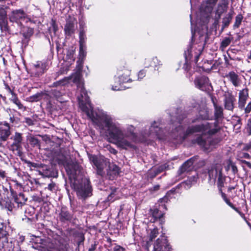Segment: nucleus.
I'll return each instance as SVG.
<instances>
[{
  "label": "nucleus",
  "instance_id": "6",
  "mask_svg": "<svg viewBox=\"0 0 251 251\" xmlns=\"http://www.w3.org/2000/svg\"><path fill=\"white\" fill-rule=\"evenodd\" d=\"M167 210L166 204L156 205L152 208L149 210V214L151 216V223H155L158 221L161 225L164 224L165 220V211Z\"/></svg>",
  "mask_w": 251,
  "mask_h": 251
},
{
  "label": "nucleus",
  "instance_id": "28",
  "mask_svg": "<svg viewBox=\"0 0 251 251\" xmlns=\"http://www.w3.org/2000/svg\"><path fill=\"white\" fill-rule=\"evenodd\" d=\"M121 172V168L115 164H110L107 170V175L109 176L110 179H113L115 177L117 176Z\"/></svg>",
  "mask_w": 251,
  "mask_h": 251
},
{
  "label": "nucleus",
  "instance_id": "19",
  "mask_svg": "<svg viewBox=\"0 0 251 251\" xmlns=\"http://www.w3.org/2000/svg\"><path fill=\"white\" fill-rule=\"evenodd\" d=\"M8 19L6 8L3 6L0 7V28L2 32L8 33L10 32Z\"/></svg>",
  "mask_w": 251,
  "mask_h": 251
},
{
  "label": "nucleus",
  "instance_id": "13",
  "mask_svg": "<svg viewBox=\"0 0 251 251\" xmlns=\"http://www.w3.org/2000/svg\"><path fill=\"white\" fill-rule=\"evenodd\" d=\"M194 82L196 87L203 91L209 90V87L211 86L208 77L204 75H201L197 76Z\"/></svg>",
  "mask_w": 251,
  "mask_h": 251
},
{
  "label": "nucleus",
  "instance_id": "41",
  "mask_svg": "<svg viewBox=\"0 0 251 251\" xmlns=\"http://www.w3.org/2000/svg\"><path fill=\"white\" fill-rule=\"evenodd\" d=\"M186 118V115L185 113L178 114L176 117V120L174 121L173 119L171 120L172 124L175 126H177V124H181L183 121Z\"/></svg>",
  "mask_w": 251,
  "mask_h": 251
},
{
  "label": "nucleus",
  "instance_id": "9",
  "mask_svg": "<svg viewBox=\"0 0 251 251\" xmlns=\"http://www.w3.org/2000/svg\"><path fill=\"white\" fill-rule=\"evenodd\" d=\"M121 71L122 73L119 72V75L118 77H115L114 78L115 85L112 86V89L113 90H120L121 89L120 87L121 84L130 82L132 81L131 78H130V70L124 68Z\"/></svg>",
  "mask_w": 251,
  "mask_h": 251
},
{
  "label": "nucleus",
  "instance_id": "61",
  "mask_svg": "<svg viewBox=\"0 0 251 251\" xmlns=\"http://www.w3.org/2000/svg\"><path fill=\"white\" fill-rule=\"evenodd\" d=\"M50 100V99L49 100H46V101H48L47 103L46 109L48 111L51 112L52 110V104Z\"/></svg>",
  "mask_w": 251,
  "mask_h": 251
},
{
  "label": "nucleus",
  "instance_id": "46",
  "mask_svg": "<svg viewBox=\"0 0 251 251\" xmlns=\"http://www.w3.org/2000/svg\"><path fill=\"white\" fill-rule=\"evenodd\" d=\"M158 234V229L157 227H155L151 230L150 234L149 240L147 242V244H149V242H152L153 240L157 237Z\"/></svg>",
  "mask_w": 251,
  "mask_h": 251
},
{
  "label": "nucleus",
  "instance_id": "21",
  "mask_svg": "<svg viewBox=\"0 0 251 251\" xmlns=\"http://www.w3.org/2000/svg\"><path fill=\"white\" fill-rule=\"evenodd\" d=\"M210 98L214 108L215 120L218 122L224 117L223 108L222 105L218 103V100L215 96L211 95Z\"/></svg>",
  "mask_w": 251,
  "mask_h": 251
},
{
  "label": "nucleus",
  "instance_id": "8",
  "mask_svg": "<svg viewBox=\"0 0 251 251\" xmlns=\"http://www.w3.org/2000/svg\"><path fill=\"white\" fill-rule=\"evenodd\" d=\"M144 65V68L140 70L138 73V80H141L146 76L149 68H154V70H156V68L158 70L159 67L162 65V63L161 61L158 59L157 57H154L151 58L146 59Z\"/></svg>",
  "mask_w": 251,
  "mask_h": 251
},
{
  "label": "nucleus",
  "instance_id": "54",
  "mask_svg": "<svg viewBox=\"0 0 251 251\" xmlns=\"http://www.w3.org/2000/svg\"><path fill=\"white\" fill-rule=\"evenodd\" d=\"M51 27L52 28V30L54 33H56V32L57 31L58 28V25L56 24V21L55 19H51V23H50Z\"/></svg>",
  "mask_w": 251,
  "mask_h": 251
},
{
  "label": "nucleus",
  "instance_id": "25",
  "mask_svg": "<svg viewBox=\"0 0 251 251\" xmlns=\"http://www.w3.org/2000/svg\"><path fill=\"white\" fill-rule=\"evenodd\" d=\"M184 56L185 59V62L183 66V69L186 72L189 77L191 76L193 74V72H191V65L190 61L192 59V54L191 52V49H188L187 51L184 52Z\"/></svg>",
  "mask_w": 251,
  "mask_h": 251
},
{
  "label": "nucleus",
  "instance_id": "26",
  "mask_svg": "<svg viewBox=\"0 0 251 251\" xmlns=\"http://www.w3.org/2000/svg\"><path fill=\"white\" fill-rule=\"evenodd\" d=\"M115 144L118 147L125 150L129 149L135 150L137 147L135 145L133 144L131 142L128 141L125 138L122 136L120 139H119Z\"/></svg>",
  "mask_w": 251,
  "mask_h": 251
},
{
  "label": "nucleus",
  "instance_id": "62",
  "mask_svg": "<svg viewBox=\"0 0 251 251\" xmlns=\"http://www.w3.org/2000/svg\"><path fill=\"white\" fill-rule=\"evenodd\" d=\"M235 48H230V49H229L227 51V54L228 55V56L229 57V58L231 59H233V58H232V53H235Z\"/></svg>",
  "mask_w": 251,
  "mask_h": 251
},
{
  "label": "nucleus",
  "instance_id": "29",
  "mask_svg": "<svg viewBox=\"0 0 251 251\" xmlns=\"http://www.w3.org/2000/svg\"><path fill=\"white\" fill-rule=\"evenodd\" d=\"M22 28H23L22 31V35L24 37V39L22 40V42L27 44L30 37L34 33V29L28 26H25L24 25Z\"/></svg>",
  "mask_w": 251,
  "mask_h": 251
},
{
  "label": "nucleus",
  "instance_id": "12",
  "mask_svg": "<svg viewBox=\"0 0 251 251\" xmlns=\"http://www.w3.org/2000/svg\"><path fill=\"white\" fill-rule=\"evenodd\" d=\"M172 248L169 243L167 237L160 236L155 242L153 246L154 251H171Z\"/></svg>",
  "mask_w": 251,
  "mask_h": 251
},
{
  "label": "nucleus",
  "instance_id": "40",
  "mask_svg": "<svg viewBox=\"0 0 251 251\" xmlns=\"http://www.w3.org/2000/svg\"><path fill=\"white\" fill-rule=\"evenodd\" d=\"M192 143L193 144H197L201 148L206 149V141L205 139L203 138L201 135H199L195 139L193 140Z\"/></svg>",
  "mask_w": 251,
  "mask_h": 251
},
{
  "label": "nucleus",
  "instance_id": "60",
  "mask_svg": "<svg viewBox=\"0 0 251 251\" xmlns=\"http://www.w3.org/2000/svg\"><path fill=\"white\" fill-rule=\"evenodd\" d=\"M160 186L159 184L155 185L149 189L150 192L153 193L156 192L160 189Z\"/></svg>",
  "mask_w": 251,
  "mask_h": 251
},
{
  "label": "nucleus",
  "instance_id": "55",
  "mask_svg": "<svg viewBox=\"0 0 251 251\" xmlns=\"http://www.w3.org/2000/svg\"><path fill=\"white\" fill-rule=\"evenodd\" d=\"M158 175H159L156 171L154 169L151 170L150 172H149L148 174V177L151 179H153L154 178H155Z\"/></svg>",
  "mask_w": 251,
  "mask_h": 251
},
{
  "label": "nucleus",
  "instance_id": "14",
  "mask_svg": "<svg viewBox=\"0 0 251 251\" xmlns=\"http://www.w3.org/2000/svg\"><path fill=\"white\" fill-rule=\"evenodd\" d=\"M76 28V19L69 15L66 19V24L64 26V31L65 35L67 36H71L75 33Z\"/></svg>",
  "mask_w": 251,
  "mask_h": 251
},
{
  "label": "nucleus",
  "instance_id": "17",
  "mask_svg": "<svg viewBox=\"0 0 251 251\" xmlns=\"http://www.w3.org/2000/svg\"><path fill=\"white\" fill-rule=\"evenodd\" d=\"M12 134L10 124L6 122H0V142H5Z\"/></svg>",
  "mask_w": 251,
  "mask_h": 251
},
{
  "label": "nucleus",
  "instance_id": "59",
  "mask_svg": "<svg viewBox=\"0 0 251 251\" xmlns=\"http://www.w3.org/2000/svg\"><path fill=\"white\" fill-rule=\"evenodd\" d=\"M51 94L54 95L56 97H59L61 96V92L60 90H57V89H51Z\"/></svg>",
  "mask_w": 251,
  "mask_h": 251
},
{
  "label": "nucleus",
  "instance_id": "42",
  "mask_svg": "<svg viewBox=\"0 0 251 251\" xmlns=\"http://www.w3.org/2000/svg\"><path fill=\"white\" fill-rule=\"evenodd\" d=\"M156 122L154 121L153 123L151 125L150 130L151 132L155 133L156 136L159 138V136L160 135V133L162 131V129L160 127H158L157 126H155Z\"/></svg>",
  "mask_w": 251,
  "mask_h": 251
},
{
  "label": "nucleus",
  "instance_id": "51",
  "mask_svg": "<svg viewBox=\"0 0 251 251\" xmlns=\"http://www.w3.org/2000/svg\"><path fill=\"white\" fill-rule=\"evenodd\" d=\"M230 42L231 40L229 37L226 38L222 41L220 48L224 50L230 44Z\"/></svg>",
  "mask_w": 251,
  "mask_h": 251
},
{
  "label": "nucleus",
  "instance_id": "35",
  "mask_svg": "<svg viewBox=\"0 0 251 251\" xmlns=\"http://www.w3.org/2000/svg\"><path fill=\"white\" fill-rule=\"evenodd\" d=\"M0 204L9 211H12L15 209H16V207L9 198L2 200Z\"/></svg>",
  "mask_w": 251,
  "mask_h": 251
},
{
  "label": "nucleus",
  "instance_id": "57",
  "mask_svg": "<svg viewBox=\"0 0 251 251\" xmlns=\"http://www.w3.org/2000/svg\"><path fill=\"white\" fill-rule=\"evenodd\" d=\"M169 197L166 195L163 198H160L158 201V202L159 203L158 205H162L163 204H165V203H167L169 201Z\"/></svg>",
  "mask_w": 251,
  "mask_h": 251
},
{
  "label": "nucleus",
  "instance_id": "63",
  "mask_svg": "<svg viewBox=\"0 0 251 251\" xmlns=\"http://www.w3.org/2000/svg\"><path fill=\"white\" fill-rule=\"evenodd\" d=\"M231 19V18L230 16H229L228 18H224L223 19V22L224 27H226L228 25Z\"/></svg>",
  "mask_w": 251,
  "mask_h": 251
},
{
  "label": "nucleus",
  "instance_id": "16",
  "mask_svg": "<svg viewBox=\"0 0 251 251\" xmlns=\"http://www.w3.org/2000/svg\"><path fill=\"white\" fill-rule=\"evenodd\" d=\"M107 128L109 138L113 141L114 144L123 136L122 130L113 122Z\"/></svg>",
  "mask_w": 251,
  "mask_h": 251
},
{
  "label": "nucleus",
  "instance_id": "56",
  "mask_svg": "<svg viewBox=\"0 0 251 251\" xmlns=\"http://www.w3.org/2000/svg\"><path fill=\"white\" fill-rule=\"evenodd\" d=\"M24 122L28 126H33L35 124V121L32 118L29 117L25 118Z\"/></svg>",
  "mask_w": 251,
  "mask_h": 251
},
{
  "label": "nucleus",
  "instance_id": "27",
  "mask_svg": "<svg viewBox=\"0 0 251 251\" xmlns=\"http://www.w3.org/2000/svg\"><path fill=\"white\" fill-rule=\"evenodd\" d=\"M50 98V96L47 93L46 91L37 92L34 95L28 98L30 102H37L42 99L44 100H49Z\"/></svg>",
  "mask_w": 251,
  "mask_h": 251
},
{
  "label": "nucleus",
  "instance_id": "39",
  "mask_svg": "<svg viewBox=\"0 0 251 251\" xmlns=\"http://www.w3.org/2000/svg\"><path fill=\"white\" fill-rule=\"evenodd\" d=\"M79 33V44H85L86 36L85 35V30L84 26L82 24L80 25Z\"/></svg>",
  "mask_w": 251,
  "mask_h": 251
},
{
  "label": "nucleus",
  "instance_id": "5",
  "mask_svg": "<svg viewBox=\"0 0 251 251\" xmlns=\"http://www.w3.org/2000/svg\"><path fill=\"white\" fill-rule=\"evenodd\" d=\"M218 123V122L216 121L214 122V126L215 128L213 129H210L211 126L210 123H209L189 126L183 134V139L185 140L190 135L197 132H203L207 131L209 135H214L217 133L220 130L219 128H217Z\"/></svg>",
  "mask_w": 251,
  "mask_h": 251
},
{
  "label": "nucleus",
  "instance_id": "11",
  "mask_svg": "<svg viewBox=\"0 0 251 251\" xmlns=\"http://www.w3.org/2000/svg\"><path fill=\"white\" fill-rule=\"evenodd\" d=\"M90 161L96 167L97 174L100 176L104 175V169L105 164V160L103 158L99 157L95 154H89Z\"/></svg>",
  "mask_w": 251,
  "mask_h": 251
},
{
  "label": "nucleus",
  "instance_id": "3",
  "mask_svg": "<svg viewBox=\"0 0 251 251\" xmlns=\"http://www.w3.org/2000/svg\"><path fill=\"white\" fill-rule=\"evenodd\" d=\"M56 219L58 223L64 227L75 224L77 217L74 210L70 209L66 206L62 205L58 211Z\"/></svg>",
  "mask_w": 251,
  "mask_h": 251
},
{
  "label": "nucleus",
  "instance_id": "38",
  "mask_svg": "<svg viewBox=\"0 0 251 251\" xmlns=\"http://www.w3.org/2000/svg\"><path fill=\"white\" fill-rule=\"evenodd\" d=\"M27 140L32 147L40 148V141L34 135H30L27 137Z\"/></svg>",
  "mask_w": 251,
  "mask_h": 251
},
{
  "label": "nucleus",
  "instance_id": "22",
  "mask_svg": "<svg viewBox=\"0 0 251 251\" xmlns=\"http://www.w3.org/2000/svg\"><path fill=\"white\" fill-rule=\"evenodd\" d=\"M48 64L46 62L38 61L33 64V74L36 76H39L44 74L47 70Z\"/></svg>",
  "mask_w": 251,
  "mask_h": 251
},
{
  "label": "nucleus",
  "instance_id": "18",
  "mask_svg": "<svg viewBox=\"0 0 251 251\" xmlns=\"http://www.w3.org/2000/svg\"><path fill=\"white\" fill-rule=\"evenodd\" d=\"M198 155L194 156L185 161L179 168L177 174L180 176L185 172H189L192 171L193 164L198 159Z\"/></svg>",
  "mask_w": 251,
  "mask_h": 251
},
{
  "label": "nucleus",
  "instance_id": "31",
  "mask_svg": "<svg viewBox=\"0 0 251 251\" xmlns=\"http://www.w3.org/2000/svg\"><path fill=\"white\" fill-rule=\"evenodd\" d=\"M79 57L78 60L77 61V63L80 62V63L83 64L84 60L87 54L86 43L79 44Z\"/></svg>",
  "mask_w": 251,
  "mask_h": 251
},
{
  "label": "nucleus",
  "instance_id": "30",
  "mask_svg": "<svg viewBox=\"0 0 251 251\" xmlns=\"http://www.w3.org/2000/svg\"><path fill=\"white\" fill-rule=\"evenodd\" d=\"M209 120V111L207 108H203L200 110L198 117L193 119L191 122L192 123L194 124L197 123L199 120Z\"/></svg>",
  "mask_w": 251,
  "mask_h": 251
},
{
  "label": "nucleus",
  "instance_id": "44",
  "mask_svg": "<svg viewBox=\"0 0 251 251\" xmlns=\"http://www.w3.org/2000/svg\"><path fill=\"white\" fill-rule=\"evenodd\" d=\"M213 7L206 3L205 2L201 4L200 9L201 11L205 13H210L213 10Z\"/></svg>",
  "mask_w": 251,
  "mask_h": 251
},
{
  "label": "nucleus",
  "instance_id": "52",
  "mask_svg": "<svg viewBox=\"0 0 251 251\" xmlns=\"http://www.w3.org/2000/svg\"><path fill=\"white\" fill-rule=\"evenodd\" d=\"M230 167H231L232 171L234 173L235 172V165L232 162V161L230 159L228 160L226 162V166H225L226 171L229 170Z\"/></svg>",
  "mask_w": 251,
  "mask_h": 251
},
{
  "label": "nucleus",
  "instance_id": "48",
  "mask_svg": "<svg viewBox=\"0 0 251 251\" xmlns=\"http://www.w3.org/2000/svg\"><path fill=\"white\" fill-rule=\"evenodd\" d=\"M169 169V165L168 163H164V164L158 166L155 170L156 171L157 173L158 174L162 173L165 170H167Z\"/></svg>",
  "mask_w": 251,
  "mask_h": 251
},
{
  "label": "nucleus",
  "instance_id": "37",
  "mask_svg": "<svg viewBox=\"0 0 251 251\" xmlns=\"http://www.w3.org/2000/svg\"><path fill=\"white\" fill-rule=\"evenodd\" d=\"M208 174L209 176V179H215L216 177L218 176L220 169L216 168L214 166H212L208 169Z\"/></svg>",
  "mask_w": 251,
  "mask_h": 251
},
{
  "label": "nucleus",
  "instance_id": "23",
  "mask_svg": "<svg viewBox=\"0 0 251 251\" xmlns=\"http://www.w3.org/2000/svg\"><path fill=\"white\" fill-rule=\"evenodd\" d=\"M41 168L43 169L42 172L40 174L45 177H56L58 176L57 171L52 166H48L42 164Z\"/></svg>",
  "mask_w": 251,
  "mask_h": 251
},
{
  "label": "nucleus",
  "instance_id": "34",
  "mask_svg": "<svg viewBox=\"0 0 251 251\" xmlns=\"http://www.w3.org/2000/svg\"><path fill=\"white\" fill-rule=\"evenodd\" d=\"M225 107L227 110H233L234 108L233 97L230 94L225 95Z\"/></svg>",
  "mask_w": 251,
  "mask_h": 251
},
{
  "label": "nucleus",
  "instance_id": "24",
  "mask_svg": "<svg viewBox=\"0 0 251 251\" xmlns=\"http://www.w3.org/2000/svg\"><path fill=\"white\" fill-rule=\"evenodd\" d=\"M66 247V244L65 243L64 239L61 236H58L51 241V246L50 247V250H49V251L54 249L61 251L64 250Z\"/></svg>",
  "mask_w": 251,
  "mask_h": 251
},
{
  "label": "nucleus",
  "instance_id": "33",
  "mask_svg": "<svg viewBox=\"0 0 251 251\" xmlns=\"http://www.w3.org/2000/svg\"><path fill=\"white\" fill-rule=\"evenodd\" d=\"M228 4V0H222L221 2L218 5L216 12V15L220 17L221 14L226 10Z\"/></svg>",
  "mask_w": 251,
  "mask_h": 251
},
{
  "label": "nucleus",
  "instance_id": "50",
  "mask_svg": "<svg viewBox=\"0 0 251 251\" xmlns=\"http://www.w3.org/2000/svg\"><path fill=\"white\" fill-rule=\"evenodd\" d=\"M220 193L221 194V196H222L223 199H224L225 201L226 202V203L228 205H229L230 207H231L232 209H233L234 210H235V206L230 201L229 199H228L226 198V194L224 193V192H222Z\"/></svg>",
  "mask_w": 251,
  "mask_h": 251
},
{
  "label": "nucleus",
  "instance_id": "58",
  "mask_svg": "<svg viewBox=\"0 0 251 251\" xmlns=\"http://www.w3.org/2000/svg\"><path fill=\"white\" fill-rule=\"evenodd\" d=\"M111 192L107 197V200L108 201H113L112 199L113 198L114 196L115 195V193L117 191V188H111Z\"/></svg>",
  "mask_w": 251,
  "mask_h": 251
},
{
  "label": "nucleus",
  "instance_id": "36",
  "mask_svg": "<svg viewBox=\"0 0 251 251\" xmlns=\"http://www.w3.org/2000/svg\"><path fill=\"white\" fill-rule=\"evenodd\" d=\"M217 177V186L220 193H222L223 192L222 188L224 187V182L226 178V176L223 175L222 169H220Z\"/></svg>",
  "mask_w": 251,
  "mask_h": 251
},
{
  "label": "nucleus",
  "instance_id": "49",
  "mask_svg": "<svg viewBox=\"0 0 251 251\" xmlns=\"http://www.w3.org/2000/svg\"><path fill=\"white\" fill-rule=\"evenodd\" d=\"M108 251H127L125 248L115 243L114 247L111 249H108Z\"/></svg>",
  "mask_w": 251,
  "mask_h": 251
},
{
  "label": "nucleus",
  "instance_id": "4",
  "mask_svg": "<svg viewBox=\"0 0 251 251\" xmlns=\"http://www.w3.org/2000/svg\"><path fill=\"white\" fill-rule=\"evenodd\" d=\"M8 19L12 25H16L22 29L24 23L31 21V18L23 8L12 9L8 15Z\"/></svg>",
  "mask_w": 251,
  "mask_h": 251
},
{
  "label": "nucleus",
  "instance_id": "43",
  "mask_svg": "<svg viewBox=\"0 0 251 251\" xmlns=\"http://www.w3.org/2000/svg\"><path fill=\"white\" fill-rule=\"evenodd\" d=\"M23 161L24 162L25 164L27 165V167L30 168L31 170H32V168H41V167L42 166V163L39 164L35 162H32L26 159H23Z\"/></svg>",
  "mask_w": 251,
  "mask_h": 251
},
{
  "label": "nucleus",
  "instance_id": "20",
  "mask_svg": "<svg viewBox=\"0 0 251 251\" xmlns=\"http://www.w3.org/2000/svg\"><path fill=\"white\" fill-rule=\"evenodd\" d=\"M11 196L14 201L17 204L16 209L19 207H22L25 204L27 198L25 197V194L22 192L17 193L12 188L10 189Z\"/></svg>",
  "mask_w": 251,
  "mask_h": 251
},
{
  "label": "nucleus",
  "instance_id": "53",
  "mask_svg": "<svg viewBox=\"0 0 251 251\" xmlns=\"http://www.w3.org/2000/svg\"><path fill=\"white\" fill-rule=\"evenodd\" d=\"M65 85V81L64 79H61L57 81H55L52 83L50 87H62Z\"/></svg>",
  "mask_w": 251,
  "mask_h": 251
},
{
  "label": "nucleus",
  "instance_id": "64",
  "mask_svg": "<svg viewBox=\"0 0 251 251\" xmlns=\"http://www.w3.org/2000/svg\"><path fill=\"white\" fill-rule=\"evenodd\" d=\"M217 2V0H206L205 2L214 7Z\"/></svg>",
  "mask_w": 251,
  "mask_h": 251
},
{
  "label": "nucleus",
  "instance_id": "45",
  "mask_svg": "<svg viewBox=\"0 0 251 251\" xmlns=\"http://www.w3.org/2000/svg\"><path fill=\"white\" fill-rule=\"evenodd\" d=\"M75 52V48L72 46L67 51L66 58L67 59L75 60L74 54Z\"/></svg>",
  "mask_w": 251,
  "mask_h": 251
},
{
  "label": "nucleus",
  "instance_id": "7",
  "mask_svg": "<svg viewBox=\"0 0 251 251\" xmlns=\"http://www.w3.org/2000/svg\"><path fill=\"white\" fill-rule=\"evenodd\" d=\"M4 89L5 91V96L8 98L9 101L16 105L19 109L24 108L23 104L19 100L18 94L15 92V87L10 86L8 83L3 80Z\"/></svg>",
  "mask_w": 251,
  "mask_h": 251
},
{
  "label": "nucleus",
  "instance_id": "1",
  "mask_svg": "<svg viewBox=\"0 0 251 251\" xmlns=\"http://www.w3.org/2000/svg\"><path fill=\"white\" fill-rule=\"evenodd\" d=\"M70 180L71 187L78 196L86 198L92 195V187L90 179L85 176L82 167L76 160H71L65 165Z\"/></svg>",
  "mask_w": 251,
  "mask_h": 251
},
{
  "label": "nucleus",
  "instance_id": "2",
  "mask_svg": "<svg viewBox=\"0 0 251 251\" xmlns=\"http://www.w3.org/2000/svg\"><path fill=\"white\" fill-rule=\"evenodd\" d=\"M24 134L19 131H15L6 141L7 149L13 153L20 157L23 154V146L25 143Z\"/></svg>",
  "mask_w": 251,
  "mask_h": 251
},
{
  "label": "nucleus",
  "instance_id": "47",
  "mask_svg": "<svg viewBox=\"0 0 251 251\" xmlns=\"http://www.w3.org/2000/svg\"><path fill=\"white\" fill-rule=\"evenodd\" d=\"M224 77L227 78L228 80L232 83L234 86H235V73L234 71H231L228 74H226Z\"/></svg>",
  "mask_w": 251,
  "mask_h": 251
},
{
  "label": "nucleus",
  "instance_id": "15",
  "mask_svg": "<svg viewBox=\"0 0 251 251\" xmlns=\"http://www.w3.org/2000/svg\"><path fill=\"white\" fill-rule=\"evenodd\" d=\"M66 231L70 236L73 237L74 242L76 243L78 247L83 244L85 238V233L83 231L71 227H68Z\"/></svg>",
  "mask_w": 251,
  "mask_h": 251
},
{
  "label": "nucleus",
  "instance_id": "10",
  "mask_svg": "<svg viewBox=\"0 0 251 251\" xmlns=\"http://www.w3.org/2000/svg\"><path fill=\"white\" fill-rule=\"evenodd\" d=\"M86 114L95 124L101 130H103L104 127L107 128L113 122L111 118L108 116L95 117L93 114L91 115L88 111L86 112Z\"/></svg>",
  "mask_w": 251,
  "mask_h": 251
},
{
  "label": "nucleus",
  "instance_id": "32",
  "mask_svg": "<svg viewBox=\"0 0 251 251\" xmlns=\"http://www.w3.org/2000/svg\"><path fill=\"white\" fill-rule=\"evenodd\" d=\"M248 97V93L247 89H243L240 91L239 96V107L241 108L244 107L246 101Z\"/></svg>",
  "mask_w": 251,
  "mask_h": 251
}]
</instances>
